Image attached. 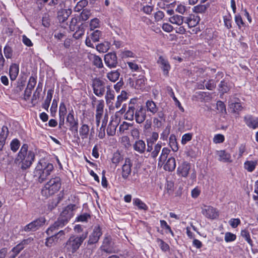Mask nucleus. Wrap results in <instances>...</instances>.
I'll return each instance as SVG.
<instances>
[{
	"mask_svg": "<svg viewBox=\"0 0 258 258\" xmlns=\"http://www.w3.org/2000/svg\"><path fill=\"white\" fill-rule=\"evenodd\" d=\"M76 207L75 205H68L63 210L57 220L47 229L46 234L48 235H51L55 231L66 225L69 220L74 216V211Z\"/></svg>",
	"mask_w": 258,
	"mask_h": 258,
	"instance_id": "nucleus-1",
	"label": "nucleus"
},
{
	"mask_svg": "<svg viewBox=\"0 0 258 258\" xmlns=\"http://www.w3.org/2000/svg\"><path fill=\"white\" fill-rule=\"evenodd\" d=\"M28 145L24 144L15 162L18 163L22 170H26L30 168L35 159V154L32 151H28Z\"/></svg>",
	"mask_w": 258,
	"mask_h": 258,
	"instance_id": "nucleus-2",
	"label": "nucleus"
},
{
	"mask_svg": "<svg viewBox=\"0 0 258 258\" xmlns=\"http://www.w3.org/2000/svg\"><path fill=\"white\" fill-rule=\"evenodd\" d=\"M88 233L86 232L80 236H71L66 243L65 248L68 252L75 253L86 238Z\"/></svg>",
	"mask_w": 258,
	"mask_h": 258,
	"instance_id": "nucleus-3",
	"label": "nucleus"
},
{
	"mask_svg": "<svg viewBox=\"0 0 258 258\" xmlns=\"http://www.w3.org/2000/svg\"><path fill=\"white\" fill-rule=\"evenodd\" d=\"M53 169V165L51 163H44V165L40 164L36 168L34 172L35 176L37 177L38 181L41 183L46 179Z\"/></svg>",
	"mask_w": 258,
	"mask_h": 258,
	"instance_id": "nucleus-4",
	"label": "nucleus"
},
{
	"mask_svg": "<svg viewBox=\"0 0 258 258\" xmlns=\"http://www.w3.org/2000/svg\"><path fill=\"white\" fill-rule=\"evenodd\" d=\"M61 186L60 179L58 177L51 178L45 185L42 190V194L46 197L53 195L59 190Z\"/></svg>",
	"mask_w": 258,
	"mask_h": 258,
	"instance_id": "nucleus-5",
	"label": "nucleus"
},
{
	"mask_svg": "<svg viewBox=\"0 0 258 258\" xmlns=\"http://www.w3.org/2000/svg\"><path fill=\"white\" fill-rule=\"evenodd\" d=\"M45 222L44 217H39L23 227L22 230L26 232L35 231L42 226Z\"/></svg>",
	"mask_w": 258,
	"mask_h": 258,
	"instance_id": "nucleus-6",
	"label": "nucleus"
},
{
	"mask_svg": "<svg viewBox=\"0 0 258 258\" xmlns=\"http://www.w3.org/2000/svg\"><path fill=\"white\" fill-rule=\"evenodd\" d=\"M94 93L98 97H102L105 91V83L99 79L94 80L93 82Z\"/></svg>",
	"mask_w": 258,
	"mask_h": 258,
	"instance_id": "nucleus-7",
	"label": "nucleus"
},
{
	"mask_svg": "<svg viewBox=\"0 0 258 258\" xmlns=\"http://www.w3.org/2000/svg\"><path fill=\"white\" fill-rule=\"evenodd\" d=\"M104 62L110 69L115 68L118 64L117 57L115 52H109L104 55Z\"/></svg>",
	"mask_w": 258,
	"mask_h": 258,
	"instance_id": "nucleus-8",
	"label": "nucleus"
},
{
	"mask_svg": "<svg viewBox=\"0 0 258 258\" xmlns=\"http://www.w3.org/2000/svg\"><path fill=\"white\" fill-rule=\"evenodd\" d=\"M157 62L159 68L162 71L163 75L166 77H168L169 76V72L171 69V66L168 59L162 56H160Z\"/></svg>",
	"mask_w": 258,
	"mask_h": 258,
	"instance_id": "nucleus-9",
	"label": "nucleus"
},
{
	"mask_svg": "<svg viewBox=\"0 0 258 258\" xmlns=\"http://www.w3.org/2000/svg\"><path fill=\"white\" fill-rule=\"evenodd\" d=\"M190 164L186 161L182 162L177 167V174L183 177H186L190 169Z\"/></svg>",
	"mask_w": 258,
	"mask_h": 258,
	"instance_id": "nucleus-10",
	"label": "nucleus"
},
{
	"mask_svg": "<svg viewBox=\"0 0 258 258\" xmlns=\"http://www.w3.org/2000/svg\"><path fill=\"white\" fill-rule=\"evenodd\" d=\"M102 233L99 226L94 227L93 232L90 234L88 241V244H93L97 243Z\"/></svg>",
	"mask_w": 258,
	"mask_h": 258,
	"instance_id": "nucleus-11",
	"label": "nucleus"
},
{
	"mask_svg": "<svg viewBox=\"0 0 258 258\" xmlns=\"http://www.w3.org/2000/svg\"><path fill=\"white\" fill-rule=\"evenodd\" d=\"M67 121L69 123L70 130L75 131L77 133L78 128V120L74 116V111L72 110L68 114Z\"/></svg>",
	"mask_w": 258,
	"mask_h": 258,
	"instance_id": "nucleus-12",
	"label": "nucleus"
},
{
	"mask_svg": "<svg viewBox=\"0 0 258 258\" xmlns=\"http://www.w3.org/2000/svg\"><path fill=\"white\" fill-rule=\"evenodd\" d=\"M146 118V110L143 106H140L135 111V118L138 123H143Z\"/></svg>",
	"mask_w": 258,
	"mask_h": 258,
	"instance_id": "nucleus-13",
	"label": "nucleus"
},
{
	"mask_svg": "<svg viewBox=\"0 0 258 258\" xmlns=\"http://www.w3.org/2000/svg\"><path fill=\"white\" fill-rule=\"evenodd\" d=\"M202 214L207 218L214 219L218 216V213L216 209L211 206H205L202 209Z\"/></svg>",
	"mask_w": 258,
	"mask_h": 258,
	"instance_id": "nucleus-14",
	"label": "nucleus"
},
{
	"mask_svg": "<svg viewBox=\"0 0 258 258\" xmlns=\"http://www.w3.org/2000/svg\"><path fill=\"white\" fill-rule=\"evenodd\" d=\"M132 163L130 158H125V162L122 166L121 175L123 178L126 179L130 175L132 171Z\"/></svg>",
	"mask_w": 258,
	"mask_h": 258,
	"instance_id": "nucleus-15",
	"label": "nucleus"
},
{
	"mask_svg": "<svg viewBox=\"0 0 258 258\" xmlns=\"http://www.w3.org/2000/svg\"><path fill=\"white\" fill-rule=\"evenodd\" d=\"M104 103L103 100H99L96 106L95 118L96 124L99 126L100 120L104 112Z\"/></svg>",
	"mask_w": 258,
	"mask_h": 258,
	"instance_id": "nucleus-16",
	"label": "nucleus"
},
{
	"mask_svg": "<svg viewBox=\"0 0 258 258\" xmlns=\"http://www.w3.org/2000/svg\"><path fill=\"white\" fill-rule=\"evenodd\" d=\"M244 120L249 127L253 129L258 127V117L247 115L244 117Z\"/></svg>",
	"mask_w": 258,
	"mask_h": 258,
	"instance_id": "nucleus-17",
	"label": "nucleus"
},
{
	"mask_svg": "<svg viewBox=\"0 0 258 258\" xmlns=\"http://www.w3.org/2000/svg\"><path fill=\"white\" fill-rule=\"evenodd\" d=\"M216 155L219 161L223 162H231V155L225 150L217 151Z\"/></svg>",
	"mask_w": 258,
	"mask_h": 258,
	"instance_id": "nucleus-18",
	"label": "nucleus"
},
{
	"mask_svg": "<svg viewBox=\"0 0 258 258\" xmlns=\"http://www.w3.org/2000/svg\"><path fill=\"white\" fill-rule=\"evenodd\" d=\"M9 133L8 128L6 126H3L0 130V151L2 150L5 144Z\"/></svg>",
	"mask_w": 258,
	"mask_h": 258,
	"instance_id": "nucleus-19",
	"label": "nucleus"
},
{
	"mask_svg": "<svg viewBox=\"0 0 258 258\" xmlns=\"http://www.w3.org/2000/svg\"><path fill=\"white\" fill-rule=\"evenodd\" d=\"M200 21L199 16L191 14L186 18L185 23L189 28L194 27L197 26Z\"/></svg>",
	"mask_w": 258,
	"mask_h": 258,
	"instance_id": "nucleus-20",
	"label": "nucleus"
},
{
	"mask_svg": "<svg viewBox=\"0 0 258 258\" xmlns=\"http://www.w3.org/2000/svg\"><path fill=\"white\" fill-rule=\"evenodd\" d=\"M133 149L139 154H143L146 150V144L142 140L136 141L133 144Z\"/></svg>",
	"mask_w": 258,
	"mask_h": 258,
	"instance_id": "nucleus-21",
	"label": "nucleus"
},
{
	"mask_svg": "<svg viewBox=\"0 0 258 258\" xmlns=\"http://www.w3.org/2000/svg\"><path fill=\"white\" fill-rule=\"evenodd\" d=\"M146 112H149L152 115L155 114L158 111V107L152 100H148L146 102Z\"/></svg>",
	"mask_w": 258,
	"mask_h": 258,
	"instance_id": "nucleus-22",
	"label": "nucleus"
},
{
	"mask_svg": "<svg viewBox=\"0 0 258 258\" xmlns=\"http://www.w3.org/2000/svg\"><path fill=\"white\" fill-rule=\"evenodd\" d=\"M176 167V161L174 157H170L164 165V170L168 171H173Z\"/></svg>",
	"mask_w": 258,
	"mask_h": 258,
	"instance_id": "nucleus-23",
	"label": "nucleus"
},
{
	"mask_svg": "<svg viewBox=\"0 0 258 258\" xmlns=\"http://www.w3.org/2000/svg\"><path fill=\"white\" fill-rule=\"evenodd\" d=\"M72 13L71 9H62L58 12V19L60 22H64Z\"/></svg>",
	"mask_w": 258,
	"mask_h": 258,
	"instance_id": "nucleus-24",
	"label": "nucleus"
},
{
	"mask_svg": "<svg viewBox=\"0 0 258 258\" xmlns=\"http://www.w3.org/2000/svg\"><path fill=\"white\" fill-rule=\"evenodd\" d=\"M19 72V65L16 63H12L9 70L10 77L12 80H15L18 76Z\"/></svg>",
	"mask_w": 258,
	"mask_h": 258,
	"instance_id": "nucleus-25",
	"label": "nucleus"
},
{
	"mask_svg": "<svg viewBox=\"0 0 258 258\" xmlns=\"http://www.w3.org/2000/svg\"><path fill=\"white\" fill-rule=\"evenodd\" d=\"M170 150L167 148H163L161 151V153L160 155L158 160V165L163 164V163L166 161L168 155H169Z\"/></svg>",
	"mask_w": 258,
	"mask_h": 258,
	"instance_id": "nucleus-26",
	"label": "nucleus"
},
{
	"mask_svg": "<svg viewBox=\"0 0 258 258\" xmlns=\"http://www.w3.org/2000/svg\"><path fill=\"white\" fill-rule=\"evenodd\" d=\"M120 76V73L118 70L109 72L106 75L107 78L112 82L117 81Z\"/></svg>",
	"mask_w": 258,
	"mask_h": 258,
	"instance_id": "nucleus-27",
	"label": "nucleus"
},
{
	"mask_svg": "<svg viewBox=\"0 0 258 258\" xmlns=\"http://www.w3.org/2000/svg\"><path fill=\"white\" fill-rule=\"evenodd\" d=\"M114 92L113 90L110 89L109 86L107 87V91L105 95V100L107 104L112 105V101L114 99Z\"/></svg>",
	"mask_w": 258,
	"mask_h": 258,
	"instance_id": "nucleus-28",
	"label": "nucleus"
},
{
	"mask_svg": "<svg viewBox=\"0 0 258 258\" xmlns=\"http://www.w3.org/2000/svg\"><path fill=\"white\" fill-rule=\"evenodd\" d=\"M184 17L178 15H174L169 19V21L173 24H176L178 26H181L183 23Z\"/></svg>",
	"mask_w": 258,
	"mask_h": 258,
	"instance_id": "nucleus-29",
	"label": "nucleus"
},
{
	"mask_svg": "<svg viewBox=\"0 0 258 258\" xmlns=\"http://www.w3.org/2000/svg\"><path fill=\"white\" fill-rule=\"evenodd\" d=\"M127 99V93L124 91H122L120 94L117 97V100L115 103V107L117 109L119 108L122 103L125 101Z\"/></svg>",
	"mask_w": 258,
	"mask_h": 258,
	"instance_id": "nucleus-30",
	"label": "nucleus"
},
{
	"mask_svg": "<svg viewBox=\"0 0 258 258\" xmlns=\"http://www.w3.org/2000/svg\"><path fill=\"white\" fill-rule=\"evenodd\" d=\"M110 45V43L108 41H104L97 45L96 48L99 52L104 53L107 52L109 49Z\"/></svg>",
	"mask_w": 258,
	"mask_h": 258,
	"instance_id": "nucleus-31",
	"label": "nucleus"
},
{
	"mask_svg": "<svg viewBox=\"0 0 258 258\" xmlns=\"http://www.w3.org/2000/svg\"><path fill=\"white\" fill-rule=\"evenodd\" d=\"M174 3L172 0H158L157 6L162 9H166L170 8Z\"/></svg>",
	"mask_w": 258,
	"mask_h": 258,
	"instance_id": "nucleus-32",
	"label": "nucleus"
},
{
	"mask_svg": "<svg viewBox=\"0 0 258 258\" xmlns=\"http://www.w3.org/2000/svg\"><path fill=\"white\" fill-rule=\"evenodd\" d=\"M90 131L89 126L86 124H82L80 128L79 133L82 139L87 138Z\"/></svg>",
	"mask_w": 258,
	"mask_h": 258,
	"instance_id": "nucleus-33",
	"label": "nucleus"
},
{
	"mask_svg": "<svg viewBox=\"0 0 258 258\" xmlns=\"http://www.w3.org/2000/svg\"><path fill=\"white\" fill-rule=\"evenodd\" d=\"M52 95H53V91L51 90H49L47 91V96H46V99L44 101V102L42 105V107L46 110H48V109L49 108L50 103L51 102V99L52 97Z\"/></svg>",
	"mask_w": 258,
	"mask_h": 258,
	"instance_id": "nucleus-34",
	"label": "nucleus"
},
{
	"mask_svg": "<svg viewBox=\"0 0 258 258\" xmlns=\"http://www.w3.org/2000/svg\"><path fill=\"white\" fill-rule=\"evenodd\" d=\"M169 144L173 151L176 152L178 151V147L176 142V137L174 135L172 134L170 135Z\"/></svg>",
	"mask_w": 258,
	"mask_h": 258,
	"instance_id": "nucleus-35",
	"label": "nucleus"
},
{
	"mask_svg": "<svg viewBox=\"0 0 258 258\" xmlns=\"http://www.w3.org/2000/svg\"><path fill=\"white\" fill-rule=\"evenodd\" d=\"M135 108L132 105H130L127 111L125 114V119L128 120H133L135 118Z\"/></svg>",
	"mask_w": 258,
	"mask_h": 258,
	"instance_id": "nucleus-36",
	"label": "nucleus"
},
{
	"mask_svg": "<svg viewBox=\"0 0 258 258\" xmlns=\"http://www.w3.org/2000/svg\"><path fill=\"white\" fill-rule=\"evenodd\" d=\"M257 164L256 161H247L244 164V168L248 172H252Z\"/></svg>",
	"mask_w": 258,
	"mask_h": 258,
	"instance_id": "nucleus-37",
	"label": "nucleus"
},
{
	"mask_svg": "<svg viewBox=\"0 0 258 258\" xmlns=\"http://www.w3.org/2000/svg\"><path fill=\"white\" fill-rule=\"evenodd\" d=\"M229 109L231 112H238L242 109V106L239 102H231L229 104Z\"/></svg>",
	"mask_w": 258,
	"mask_h": 258,
	"instance_id": "nucleus-38",
	"label": "nucleus"
},
{
	"mask_svg": "<svg viewBox=\"0 0 258 258\" xmlns=\"http://www.w3.org/2000/svg\"><path fill=\"white\" fill-rule=\"evenodd\" d=\"M161 143L158 142L155 144L153 147V151L151 153V157L153 159H156L158 156L161 149Z\"/></svg>",
	"mask_w": 258,
	"mask_h": 258,
	"instance_id": "nucleus-39",
	"label": "nucleus"
},
{
	"mask_svg": "<svg viewBox=\"0 0 258 258\" xmlns=\"http://www.w3.org/2000/svg\"><path fill=\"white\" fill-rule=\"evenodd\" d=\"M209 5H198L192 8V11L196 13H204L207 11Z\"/></svg>",
	"mask_w": 258,
	"mask_h": 258,
	"instance_id": "nucleus-40",
	"label": "nucleus"
},
{
	"mask_svg": "<svg viewBox=\"0 0 258 258\" xmlns=\"http://www.w3.org/2000/svg\"><path fill=\"white\" fill-rule=\"evenodd\" d=\"M133 203L134 204L137 206L140 210H143L145 211L148 210V206L139 199L137 198L134 199Z\"/></svg>",
	"mask_w": 258,
	"mask_h": 258,
	"instance_id": "nucleus-41",
	"label": "nucleus"
},
{
	"mask_svg": "<svg viewBox=\"0 0 258 258\" xmlns=\"http://www.w3.org/2000/svg\"><path fill=\"white\" fill-rule=\"evenodd\" d=\"M88 5L87 0H81L79 1L76 7L74 8L75 12H79Z\"/></svg>",
	"mask_w": 258,
	"mask_h": 258,
	"instance_id": "nucleus-42",
	"label": "nucleus"
},
{
	"mask_svg": "<svg viewBox=\"0 0 258 258\" xmlns=\"http://www.w3.org/2000/svg\"><path fill=\"white\" fill-rule=\"evenodd\" d=\"M101 36V32L97 30L91 33L90 38L93 42H96L99 41Z\"/></svg>",
	"mask_w": 258,
	"mask_h": 258,
	"instance_id": "nucleus-43",
	"label": "nucleus"
},
{
	"mask_svg": "<svg viewBox=\"0 0 258 258\" xmlns=\"http://www.w3.org/2000/svg\"><path fill=\"white\" fill-rule=\"evenodd\" d=\"M116 125L113 124L112 121H110L107 128V134L108 136H113L116 131Z\"/></svg>",
	"mask_w": 258,
	"mask_h": 258,
	"instance_id": "nucleus-44",
	"label": "nucleus"
},
{
	"mask_svg": "<svg viewBox=\"0 0 258 258\" xmlns=\"http://www.w3.org/2000/svg\"><path fill=\"white\" fill-rule=\"evenodd\" d=\"M57 240L58 239L54 235H52L46 239L45 245L48 247H51L54 244Z\"/></svg>",
	"mask_w": 258,
	"mask_h": 258,
	"instance_id": "nucleus-45",
	"label": "nucleus"
},
{
	"mask_svg": "<svg viewBox=\"0 0 258 258\" xmlns=\"http://www.w3.org/2000/svg\"><path fill=\"white\" fill-rule=\"evenodd\" d=\"M20 146V141L16 139L13 140L10 144L11 149L14 152H16L18 150Z\"/></svg>",
	"mask_w": 258,
	"mask_h": 258,
	"instance_id": "nucleus-46",
	"label": "nucleus"
},
{
	"mask_svg": "<svg viewBox=\"0 0 258 258\" xmlns=\"http://www.w3.org/2000/svg\"><path fill=\"white\" fill-rule=\"evenodd\" d=\"M157 242L161 249L163 251H168L169 249V246L168 244L165 243L164 241H163L161 239H157Z\"/></svg>",
	"mask_w": 258,
	"mask_h": 258,
	"instance_id": "nucleus-47",
	"label": "nucleus"
},
{
	"mask_svg": "<svg viewBox=\"0 0 258 258\" xmlns=\"http://www.w3.org/2000/svg\"><path fill=\"white\" fill-rule=\"evenodd\" d=\"M4 52L5 57L7 58H11L13 55V50L11 47L9 45H7L5 46L4 49Z\"/></svg>",
	"mask_w": 258,
	"mask_h": 258,
	"instance_id": "nucleus-48",
	"label": "nucleus"
},
{
	"mask_svg": "<svg viewBox=\"0 0 258 258\" xmlns=\"http://www.w3.org/2000/svg\"><path fill=\"white\" fill-rule=\"evenodd\" d=\"M93 62L94 65L98 68H102L103 67L102 59L98 56H94Z\"/></svg>",
	"mask_w": 258,
	"mask_h": 258,
	"instance_id": "nucleus-49",
	"label": "nucleus"
},
{
	"mask_svg": "<svg viewBox=\"0 0 258 258\" xmlns=\"http://www.w3.org/2000/svg\"><path fill=\"white\" fill-rule=\"evenodd\" d=\"M121 57L122 58H126L128 57L135 58L136 54L132 51L128 50H124L121 52Z\"/></svg>",
	"mask_w": 258,
	"mask_h": 258,
	"instance_id": "nucleus-50",
	"label": "nucleus"
},
{
	"mask_svg": "<svg viewBox=\"0 0 258 258\" xmlns=\"http://www.w3.org/2000/svg\"><path fill=\"white\" fill-rule=\"evenodd\" d=\"M36 79L33 77H30L26 88L32 91L36 85Z\"/></svg>",
	"mask_w": 258,
	"mask_h": 258,
	"instance_id": "nucleus-51",
	"label": "nucleus"
},
{
	"mask_svg": "<svg viewBox=\"0 0 258 258\" xmlns=\"http://www.w3.org/2000/svg\"><path fill=\"white\" fill-rule=\"evenodd\" d=\"M220 91L222 93H226L229 91V88L227 85V82L225 81H222L219 84Z\"/></svg>",
	"mask_w": 258,
	"mask_h": 258,
	"instance_id": "nucleus-52",
	"label": "nucleus"
},
{
	"mask_svg": "<svg viewBox=\"0 0 258 258\" xmlns=\"http://www.w3.org/2000/svg\"><path fill=\"white\" fill-rule=\"evenodd\" d=\"M187 8L183 4H179L177 5L175 11L177 13H178L181 15H183L186 11Z\"/></svg>",
	"mask_w": 258,
	"mask_h": 258,
	"instance_id": "nucleus-53",
	"label": "nucleus"
},
{
	"mask_svg": "<svg viewBox=\"0 0 258 258\" xmlns=\"http://www.w3.org/2000/svg\"><path fill=\"white\" fill-rule=\"evenodd\" d=\"M67 110L64 103L61 102L60 104L59 108V117H65Z\"/></svg>",
	"mask_w": 258,
	"mask_h": 258,
	"instance_id": "nucleus-54",
	"label": "nucleus"
},
{
	"mask_svg": "<svg viewBox=\"0 0 258 258\" xmlns=\"http://www.w3.org/2000/svg\"><path fill=\"white\" fill-rule=\"evenodd\" d=\"M121 160V156L119 153L115 152L114 153L113 157L112 158V162L113 163L115 164V165H117L120 162V161Z\"/></svg>",
	"mask_w": 258,
	"mask_h": 258,
	"instance_id": "nucleus-55",
	"label": "nucleus"
},
{
	"mask_svg": "<svg viewBox=\"0 0 258 258\" xmlns=\"http://www.w3.org/2000/svg\"><path fill=\"white\" fill-rule=\"evenodd\" d=\"M241 235L245 238L250 244H251L252 240L250 239V234L249 232L246 230H243L241 232Z\"/></svg>",
	"mask_w": 258,
	"mask_h": 258,
	"instance_id": "nucleus-56",
	"label": "nucleus"
},
{
	"mask_svg": "<svg viewBox=\"0 0 258 258\" xmlns=\"http://www.w3.org/2000/svg\"><path fill=\"white\" fill-rule=\"evenodd\" d=\"M121 143L125 148H128L131 146L129 138L127 136H123L121 138Z\"/></svg>",
	"mask_w": 258,
	"mask_h": 258,
	"instance_id": "nucleus-57",
	"label": "nucleus"
},
{
	"mask_svg": "<svg viewBox=\"0 0 258 258\" xmlns=\"http://www.w3.org/2000/svg\"><path fill=\"white\" fill-rule=\"evenodd\" d=\"M106 124V121L105 120H103L101 126L100 128V131L99 132V133L98 134V137L100 139H103L105 137V129Z\"/></svg>",
	"mask_w": 258,
	"mask_h": 258,
	"instance_id": "nucleus-58",
	"label": "nucleus"
},
{
	"mask_svg": "<svg viewBox=\"0 0 258 258\" xmlns=\"http://www.w3.org/2000/svg\"><path fill=\"white\" fill-rule=\"evenodd\" d=\"M192 134L190 133H187L184 134L181 139V143L183 145L186 144L187 142L190 141L192 139Z\"/></svg>",
	"mask_w": 258,
	"mask_h": 258,
	"instance_id": "nucleus-59",
	"label": "nucleus"
},
{
	"mask_svg": "<svg viewBox=\"0 0 258 258\" xmlns=\"http://www.w3.org/2000/svg\"><path fill=\"white\" fill-rule=\"evenodd\" d=\"M170 126H167L163 131L162 133L161 134V139H162L163 141L166 140L170 134Z\"/></svg>",
	"mask_w": 258,
	"mask_h": 258,
	"instance_id": "nucleus-60",
	"label": "nucleus"
},
{
	"mask_svg": "<svg viewBox=\"0 0 258 258\" xmlns=\"http://www.w3.org/2000/svg\"><path fill=\"white\" fill-rule=\"evenodd\" d=\"M100 21L97 18H94L91 20L90 23L91 30H93L95 28H98L99 26Z\"/></svg>",
	"mask_w": 258,
	"mask_h": 258,
	"instance_id": "nucleus-61",
	"label": "nucleus"
},
{
	"mask_svg": "<svg viewBox=\"0 0 258 258\" xmlns=\"http://www.w3.org/2000/svg\"><path fill=\"white\" fill-rule=\"evenodd\" d=\"M236 239V235L230 232H227L225 235V240L227 242H231L235 240Z\"/></svg>",
	"mask_w": 258,
	"mask_h": 258,
	"instance_id": "nucleus-62",
	"label": "nucleus"
},
{
	"mask_svg": "<svg viewBox=\"0 0 258 258\" xmlns=\"http://www.w3.org/2000/svg\"><path fill=\"white\" fill-rule=\"evenodd\" d=\"M90 15V11L87 9H85L83 10L81 14V18L83 21H86L89 18Z\"/></svg>",
	"mask_w": 258,
	"mask_h": 258,
	"instance_id": "nucleus-63",
	"label": "nucleus"
},
{
	"mask_svg": "<svg viewBox=\"0 0 258 258\" xmlns=\"http://www.w3.org/2000/svg\"><path fill=\"white\" fill-rule=\"evenodd\" d=\"M216 86V84L214 80H209L206 84V87L209 90H214Z\"/></svg>",
	"mask_w": 258,
	"mask_h": 258,
	"instance_id": "nucleus-64",
	"label": "nucleus"
}]
</instances>
